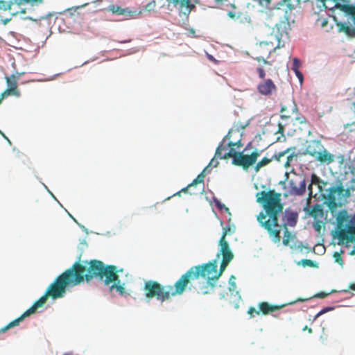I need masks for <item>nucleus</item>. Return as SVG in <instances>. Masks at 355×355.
<instances>
[{
  "label": "nucleus",
  "instance_id": "nucleus-56",
  "mask_svg": "<svg viewBox=\"0 0 355 355\" xmlns=\"http://www.w3.org/2000/svg\"><path fill=\"white\" fill-rule=\"evenodd\" d=\"M17 12H19V11H17L16 12H14L13 15H16ZM19 12L21 13H25V10L24 9H22L19 11Z\"/></svg>",
  "mask_w": 355,
  "mask_h": 355
},
{
  "label": "nucleus",
  "instance_id": "nucleus-37",
  "mask_svg": "<svg viewBox=\"0 0 355 355\" xmlns=\"http://www.w3.org/2000/svg\"><path fill=\"white\" fill-rule=\"evenodd\" d=\"M236 277L234 275H231L229 279V290L231 292H233L236 288Z\"/></svg>",
  "mask_w": 355,
  "mask_h": 355
},
{
  "label": "nucleus",
  "instance_id": "nucleus-17",
  "mask_svg": "<svg viewBox=\"0 0 355 355\" xmlns=\"http://www.w3.org/2000/svg\"><path fill=\"white\" fill-rule=\"evenodd\" d=\"M322 144L320 141L312 140L307 145L305 154L309 155L310 156L315 158L320 150H322Z\"/></svg>",
  "mask_w": 355,
  "mask_h": 355
},
{
  "label": "nucleus",
  "instance_id": "nucleus-58",
  "mask_svg": "<svg viewBox=\"0 0 355 355\" xmlns=\"http://www.w3.org/2000/svg\"><path fill=\"white\" fill-rule=\"evenodd\" d=\"M0 99H1V101L3 98H1H1H0Z\"/></svg>",
  "mask_w": 355,
  "mask_h": 355
},
{
  "label": "nucleus",
  "instance_id": "nucleus-15",
  "mask_svg": "<svg viewBox=\"0 0 355 355\" xmlns=\"http://www.w3.org/2000/svg\"><path fill=\"white\" fill-rule=\"evenodd\" d=\"M288 184H289V193L291 195L302 196L304 194V193L306 191V181L304 179H303L302 180H301L299 182L298 186L297 185L296 181H295L293 180H291L288 182Z\"/></svg>",
  "mask_w": 355,
  "mask_h": 355
},
{
  "label": "nucleus",
  "instance_id": "nucleus-51",
  "mask_svg": "<svg viewBox=\"0 0 355 355\" xmlns=\"http://www.w3.org/2000/svg\"><path fill=\"white\" fill-rule=\"evenodd\" d=\"M329 309L327 308V309H322V311H320L315 316V318H318V316H320V315L323 314L324 313H325L327 311V310H328Z\"/></svg>",
  "mask_w": 355,
  "mask_h": 355
},
{
  "label": "nucleus",
  "instance_id": "nucleus-5",
  "mask_svg": "<svg viewBox=\"0 0 355 355\" xmlns=\"http://www.w3.org/2000/svg\"><path fill=\"white\" fill-rule=\"evenodd\" d=\"M70 272H63L58 276L55 280L48 286L44 294L40 297L28 309L15 320L9 322L7 325L0 329V332H6L14 327L18 326L26 317L34 313L37 308L42 306L49 297L58 299L62 297L66 293V288L72 282L70 279Z\"/></svg>",
  "mask_w": 355,
  "mask_h": 355
},
{
  "label": "nucleus",
  "instance_id": "nucleus-23",
  "mask_svg": "<svg viewBox=\"0 0 355 355\" xmlns=\"http://www.w3.org/2000/svg\"><path fill=\"white\" fill-rule=\"evenodd\" d=\"M309 214L313 218L322 217L324 215L323 209L320 205L315 204L314 205L310 211Z\"/></svg>",
  "mask_w": 355,
  "mask_h": 355
},
{
  "label": "nucleus",
  "instance_id": "nucleus-53",
  "mask_svg": "<svg viewBox=\"0 0 355 355\" xmlns=\"http://www.w3.org/2000/svg\"><path fill=\"white\" fill-rule=\"evenodd\" d=\"M349 288L353 291H355V283L354 284H351L349 286Z\"/></svg>",
  "mask_w": 355,
  "mask_h": 355
},
{
  "label": "nucleus",
  "instance_id": "nucleus-21",
  "mask_svg": "<svg viewBox=\"0 0 355 355\" xmlns=\"http://www.w3.org/2000/svg\"><path fill=\"white\" fill-rule=\"evenodd\" d=\"M297 220V214L295 213H290L286 215V221L284 222L283 227L285 228V226L287 227L288 226L294 227L295 226Z\"/></svg>",
  "mask_w": 355,
  "mask_h": 355
},
{
  "label": "nucleus",
  "instance_id": "nucleus-16",
  "mask_svg": "<svg viewBox=\"0 0 355 355\" xmlns=\"http://www.w3.org/2000/svg\"><path fill=\"white\" fill-rule=\"evenodd\" d=\"M212 164L214 165V166H217V165L218 164V162H215L214 161V159L213 158L208 166H207L202 171L198 174V175L192 181V182L191 184H189L187 187L182 189L181 190V191H183V192H187L191 187H194V186H196L197 184H203L204 182V178L205 177V173L207 171H208V168L210 166H211Z\"/></svg>",
  "mask_w": 355,
  "mask_h": 355
},
{
  "label": "nucleus",
  "instance_id": "nucleus-28",
  "mask_svg": "<svg viewBox=\"0 0 355 355\" xmlns=\"http://www.w3.org/2000/svg\"><path fill=\"white\" fill-rule=\"evenodd\" d=\"M44 0H15L16 5L30 4L31 6H38L43 3Z\"/></svg>",
  "mask_w": 355,
  "mask_h": 355
},
{
  "label": "nucleus",
  "instance_id": "nucleus-38",
  "mask_svg": "<svg viewBox=\"0 0 355 355\" xmlns=\"http://www.w3.org/2000/svg\"><path fill=\"white\" fill-rule=\"evenodd\" d=\"M227 149V147L225 144H223V143H221L216 148V153H215V156L219 157L220 159V157L223 156V153L222 152L225 150Z\"/></svg>",
  "mask_w": 355,
  "mask_h": 355
},
{
  "label": "nucleus",
  "instance_id": "nucleus-10",
  "mask_svg": "<svg viewBox=\"0 0 355 355\" xmlns=\"http://www.w3.org/2000/svg\"><path fill=\"white\" fill-rule=\"evenodd\" d=\"M328 191L327 194L324 198L327 199V205L329 207V209H333L337 207V202H336V194L338 193L339 195L343 193L344 191V188L342 184L339 186H332L327 189Z\"/></svg>",
  "mask_w": 355,
  "mask_h": 355
},
{
  "label": "nucleus",
  "instance_id": "nucleus-50",
  "mask_svg": "<svg viewBox=\"0 0 355 355\" xmlns=\"http://www.w3.org/2000/svg\"><path fill=\"white\" fill-rule=\"evenodd\" d=\"M302 330H303V331H306H306H308V332H309V334H311V333L313 332L312 329H311V328H309L308 326H305V327H303V329H302Z\"/></svg>",
  "mask_w": 355,
  "mask_h": 355
},
{
  "label": "nucleus",
  "instance_id": "nucleus-35",
  "mask_svg": "<svg viewBox=\"0 0 355 355\" xmlns=\"http://www.w3.org/2000/svg\"><path fill=\"white\" fill-rule=\"evenodd\" d=\"M298 264H302L304 267H306V266H309V267H315L316 266V263L314 262L312 260H310V259H302L299 263Z\"/></svg>",
  "mask_w": 355,
  "mask_h": 355
},
{
  "label": "nucleus",
  "instance_id": "nucleus-36",
  "mask_svg": "<svg viewBox=\"0 0 355 355\" xmlns=\"http://www.w3.org/2000/svg\"><path fill=\"white\" fill-rule=\"evenodd\" d=\"M155 8H156V1L152 0L151 1H150L148 3H147L145 6L144 9H145V10H146L148 12H154V11H155Z\"/></svg>",
  "mask_w": 355,
  "mask_h": 355
},
{
  "label": "nucleus",
  "instance_id": "nucleus-2",
  "mask_svg": "<svg viewBox=\"0 0 355 355\" xmlns=\"http://www.w3.org/2000/svg\"><path fill=\"white\" fill-rule=\"evenodd\" d=\"M220 255H222L223 259L219 271L217 270V261L213 260L192 266L185 272L189 284V290H193L198 295H207L213 291L215 282L221 276L234 258V254L230 248H226L225 243L222 248H220L216 256L219 257Z\"/></svg>",
  "mask_w": 355,
  "mask_h": 355
},
{
  "label": "nucleus",
  "instance_id": "nucleus-24",
  "mask_svg": "<svg viewBox=\"0 0 355 355\" xmlns=\"http://www.w3.org/2000/svg\"><path fill=\"white\" fill-rule=\"evenodd\" d=\"M232 233V230L230 226H226L223 228V234L219 240V245L220 248H223V243L226 244V248H230L228 242L226 241L225 237L227 234Z\"/></svg>",
  "mask_w": 355,
  "mask_h": 355
},
{
  "label": "nucleus",
  "instance_id": "nucleus-13",
  "mask_svg": "<svg viewBox=\"0 0 355 355\" xmlns=\"http://www.w3.org/2000/svg\"><path fill=\"white\" fill-rule=\"evenodd\" d=\"M297 112V106L293 100L287 101L285 104L282 105L280 114L281 118L283 119H290L294 114Z\"/></svg>",
  "mask_w": 355,
  "mask_h": 355
},
{
  "label": "nucleus",
  "instance_id": "nucleus-29",
  "mask_svg": "<svg viewBox=\"0 0 355 355\" xmlns=\"http://www.w3.org/2000/svg\"><path fill=\"white\" fill-rule=\"evenodd\" d=\"M284 238L282 243L284 245H288L290 243V241L294 237V235L288 230V227L285 226L284 228Z\"/></svg>",
  "mask_w": 355,
  "mask_h": 355
},
{
  "label": "nucleus",
  "instance_id": "nucleus-18",
  "mask_svg": "<svg viewBox=\"0 0 355 355\" xmlns=\"http://www.w3.org/2000/svg\"><path fill=\"white\" fill-rule=\"evenodd\" d=\"M284 305H272L266 302H260L258 305L260 313L263 315H268L270 313L279 310Z\"/></svg>",
  "mask_w": 355,
  "mask_h": 355
},
{
  "label": "nucleus",
  "instance_id": "nucleus-14",
  "mask_svg": "<svg viewBox=\"0 0 355 355\" xmlns=\"http://www.w3.org/2000/svg\"><path fill=\"white\" fill-rule=\"evenodd\" d=\"M108 10L111 11L114 14H117L119 15H123L125 17H129L131 18H135L137 16L141 13V10L139 12L132 11L128 8H123L118 5H112L108 7Z\"/></svg>",
  "mask_w": 355,
  "mask_h": 355
},
{
  "label": "nucleus",
  "instance_id": "nucleus-57",
  "mask_svg": "<svg viewBox=\"0 0 355 355\" xmlns=\"http://www.w3.org/2000/svg\"><path fill=\"white\" fill-rule=\"evenodd\" d=\"M180 192H181V191L178 192V193H177V195L180 196Z\"/></svg>",
  "mask_w": 355,
  "mask_h": 355
},
{
  "label": "nucleus",
  "instance_id": "nucleus-11",
  "mask_svg": "<svg viewBox=\"0 0 355 355\" xmlns=\"http://www.w3.org/2000/svg\"><path fill=\"white\" fill-rule=\"evenodd\" d=\"M277 87L271 79H264L257 85V91L264 96H270L275 93Z\"/></svg>",
  "mask_w": 355,
  "mask_h": 355
},
{
  "label": "nucleus",
  "instance_id": "nucleus-47",
  "mask_svg": "<svg viewBox=\"0 0 355 355\" xmlns=\"http://www.w3.org/2000/svg\"><path fill=\"white\" fill-rule=\"evenodd\" d=\"M284 132V125L283 124L279 123L277 132L283 135Z\"/></svg>",
  "mask_w": 355,
  "mask_h": 355
},
{
  "label": "nucleus",
  "instance_id": "nucleus-45",
  "mask_svg": "<svg viewBox=\"0 0 355 355\" xmlns=\"http://www.w3.org/2000/svg\"><path fill=\"white\" fill-rule=\"evenodd\" d=\"M296 75V76L298 78L300 83H302L303 81V75L302 73L299 71V69H297V71H293Z\"/></svg>",
  "mask_w": 355,
  "mask_h": 355
},
{
  "label": "nucleus",
  "instance_id": "nucleus-22",
  "mask_svg": "<svg viewBox=\"0 0 355 355\" xmlns=\"http://www.w3.org/2000/svg\"><path fill=\"white\" fill-rule=\"evenodd\" d=\"M291 150L282 159V164L284 167L288 168L294 159H296L297 155L294 152L290 153Z\"/></svg>",
  "mask_w": 355,
  "mask_h": 355
},
{
  "label": "nucleus",
  "instance_id": "nucleus-54",
  "mask_svg": "<svg viewBox=\"0 0 355 355\" xmlns=\"http://www.w3.org/2000/svg\"><path fill=\"white\" fill-rule=\"evenodd\" d=\"M308 189L309 190V195H310V196H311V195H312V186H311V184H310L309 186Z\"/></svg>",
  "mask_w": 355,
  "mask_h": 355
},
{
  "label": "nucleus",
  "instance_id": "nucleus-42",
  "mask_svg": "<svg viewBox=\"0 0 355 355\" xmlns=\"http://www.w3.org/2000/svg\"><path fill=\"white\" fill-rule=\"evenodd\" d=\"M227 15L233 19H237L240 17L241 16V14L239 12H233V11H229L227 12Z\"/></svg>",
  "mask_w": 355,
  "mask_h": 355
},
{
  "label": "nucleus",
  "instance_id": "nucleus-48",
  "mask_svg": "<svg viewBox=\"0 0 355 355\" xmlns=\"http://www.w3.org/2000/svg\"><path fill=\"white\" fill-rule=\"evenodd\" d=\"M326 296H327V293H325L324 292H320L319 293H318L315 297H319V298H324Z\"/></svg>",
  "mask_w": 355,
  "mask_h": 355
},
{
  "label": "nucleus",
  "instance_id": "nucleus-26",
  "mask_svg": "<svg viewBox=\"0 0 355 355\" xmlns=\"http://www.w3.org/2000/svg\"><path fill=\"white\" fill-rule=\"evenodd\" d=\"M18 79H19V76H16L15 74L11 75L10 77H6L8 87L18 88V87H17Z\"/></svg>",
  "mask_w": 355,
  "mask_h": 355
},
{
  "label": "nucleus",
  "instance_id": "nucleus-39",
  "mask_svg": "<svg viewBox=\"0 0 355 355\" xmlns=\"http://www.w3.org/2000/svg\"><path fill=\"white\" fill-rule=\"evenodd\" d=\"M334 258L336 263H338L340 266H343V260L342 259L341 254L339 252H334Z\"/></svg>",
  "mask_w": 355,
  "mask_h": 355
},
{
  "label": "nucleus",
  "instance_id": "nucleus-19",
  "mask_svg": "<svg viewBox=\"0 0 355 355\" xmlns=\"http://www.w3.org/2000/svg\"><path fill=\"white\" fill-rule=\"evenodd\" d=\"M315 159L320 163L330 164L334 162V157L322 146V150H320Z\"/></svg>",
  "mask_w": 355,
  "mask_h": 355
},
{
  "label": "nucleus",
  "instance_id": "nucleus-33",
  "mask_svg": "<svg viewBox=\"0 0 355 355\" xmlns=\"http://www.w3.org/2000/svg\"><path fill=\"white\" fill-rule=\"evenodd\" d=\"M86 5H87V3H85V4H83L82 6H76V7H73V8H70L69 9H67L66 10V12L67 13H69V15L70 16H75L76 15H79V12H78V10L80 9V8H83L84 6H85Z\"/></svg>",
  "mask_w": 355,
  "mask_h": 355
},
{
  "label": "nucleus",
  "instance_id": "nucleus-25",
  "mask_svg": "<svg viewBox=\"0 0 355 355\" xmlns=\"http://www.w3.org/2000/svg\"><path fill=\"white\" fill-rule=\"evenodd\" d=\"M21 95L20 92L18 88H10L7 87L6 89L4 90L3 92L1 93V98H4L8 96H14L16 97H19Z\"/></svg>",
  "mask_w": 355,
  "mask_h": 355
},
{
  "label": "nucleus",
  "instance_id": "nucleus-55",
  "mask_svg": "<svg viewBox=\"0 0 355 355\" xmlns=\"http://www.w3.org/2000/svg\"><path fill=\"white\" fill-rule=\"evenodd\" d=\"M0 135H2V137H3V138H5L6 139L8 140V137H7L5 135V134H4L2 131H1V130H0Z\"/></svg>",
  "mask_w": 355,
  "mask_h": 355
},
{
  "label": "nucleus",
  "instance_id": "nucleus-43",
  "mask_svg": "<svg viewBox=\"0 0 355 355\" xmlns=\"http://www.w3.org/2000/svg\"><path fill=\"white\" fill-rule=\"evenodd\" d=\"M227 146H236L238 148H241L243 144H241L240 140H238L237 141H230L227 144Z\"/></svg>",
  "mask_w": 355,
  "mask_h": 355
},
{
  "label": "nucleus",
  "instance_id": "nucleus-44",
  "mask_svg": "<svg viewBox=\"0 0 355 355\" xmlns=\"http://www.w3.org/2000/svg\"><path fill=\"white\" fill-rule=\"evenodd\" d=\"M257 71L258 73L259 77L260 78L264 80V78L266 77V73H265V71L263 70V69L262 67H258L257 69Z\"/></svg>",
  "mask_w": 355,
  "mask_h": 355
},
{
  "label": "nucleus",
  "instance_id": "nucleus-40",
  "mask_svg": "<svg viewBox=\"0 0 355 355\" xmlns=\"http://www.w3.org/2000/svg\"><path fill=\"white\" fill-rule=\"evenodd\" d=\"M300 65H301L300 60L297 58H294L293 59V65H292L291 69L293 71H297V69H299Z\"/></svg>",
  "mask_w": 355,
  "mask_h": 355
},
{
  "label": "nucleus",
  "instance_id": "nucleus-1",
  "mask_svg": "<svg viewBox=\"0 0 355 355\" xmlns=\"http://www.w3.org/2000/svg\"><path fill=\"white\" fill-rule=\"evenodd\" d=\"M220 255H222L223 259L219 271L217 270V261L213 260L192 266L185 272L189 284V290H193L198 295H207L213 291L215 282L221 276L234 258V254L230 248H226L225 243L222 248H220L216 256L219 257Z\"/></svg>",
  "mask_w": 355,
  "mask_h": 355
},
{
  "label": "nucleus",
  "instance_id": "nucleus-7",
  "mask_svg": "<svg viewBox=\"0 0 355 355\" xmlns=\"http://www.w3.org/2000/svg\"><path fill=\"white\" fill-rule=\"evenodd\" d=\"M276 48L277 46L272 42L262 41L257 44L253 49L254 59L258 62H262L264 64L272 65V62L267 59Z\"/></svg>",
  "mask_w": 355,
  "mask_h": 355
},
{
  "label": "nucleus",
  "instance_id": "nucleus-32",
  "mask_svg": "<svg viewBox=\"0 0 355 355\" xmlns=\"http://www.w3.org/2000/svg\"><path fill=\"white\" fill-rule=\"evenodd\" d=\"M175 6L179 5L181 8H189L191 6L190 0H167Z\"/></svg>",
  "mask_w": 355,
  "mask_h": 355
},
{
  "label": "nucleus",
  "instance_id": "nucleus-41",
  "mask_svg": "<svg viewBox=\"0 0 355 355\" xmlns=\"http://www.w3.org/2000/svg\"><path fill=\"white\" fill-rule=\"evenodd\" d=\"M248 313L250 315L251 318H254L255 315L260 314V310H257L254 307L250 306L248 310Z\"/></svg>",
  "mask_w": 355,
  "mask_h": 355
},
{
  "label": "nucleus",
  "instance_id": "nucleus-30",
  "mask_svg": "<svg viewBox=\"0 0 355 355\" xmlns=\"http://www.w3.org/2000/svg\"><path fill=\"white\" fill-rule=\"evenodd\" d=\"M315 24L317 26H320L322 28H324L327 26L329 24L328 18L323 15H320L315 20Z\"/></svg>",
  "mask_w": 355,
  "mask_h": 355
},
{
  "label": "nucleus",
  "instance_id": "nucleus-6",
  "mask_svg": "<svg viewBox=\"0 0 355 355\" xmlns=\"http://www.w3.org/2000/svg\"><path fill=\"white\" fill-rule=\"evenodd\" d=\"M187 288L189 289V284L186 272H184L173 286H164L157 281H146L144 283V291L147 299L156 297L157 300L164 302L168 300L171 297L183 294Z\"/></svg>",
  "mask_w": 355,
  "mask_h": 355
},
{
  "label": "nucleus",
  "instance_id": "nucleus-49",
  "mask_svg": "<svg viewBox=\"0 0 355 355\" xmlns=\"http://www.w3.org/2000/svg\"><path fill=\"white\" fill-rule=\"evenodd\" d=\"M295 119L298 121L300 123H303L306 122L305 118L304 116L302 117H296Z\"/></svg>",
  "mask_w": 355,
  "mask_h": 355
},
{
  "label": "nucleus",
  "instance_id": "nucleus-12",
  "mask_svg": "<svg viewBox=\"0 0 355 355\" xmlns=\"http://www.w3.org/2000/svg\"><path fill=\"white\" fill-rule=\"evenodd\" d=\"M292 150V148H288L284 151L279 152L278 153H275L273 156L269 159L268 157H263L260 160L255 166L254 169L257 172L260 170V168L263 166L268 165L272 160H277L279 162H282V159L285 157V155Z\"/></svg>",
  "mask_w": 355,
  "mask_h": 355
},
{
  "label": "nucleus",
  "instance_id": "nucleus-52",
  "mask_svg": "<svg viewBox=\"0 0 355 355\" xmlns=\"http://www.w3.org/2000/svg\"><path fill=\"white\" fill-rule=\"evenodd\" d=\"M232 132H233V130H230L228 132L227 135H226V137L223 139V142L225 140L226 138L230 139Z\"/></svg>",
  "mask_w": 355,
  "mask_h": 355
},
{
  "label": "nucleus",
  "instance_id": "nucleus-46",
  "mask_svg": "<svg viewBox=\"0 0 355 355\" xmlns=\"http://www.w3.org/2000/svg\"><path fill=\"white\" fill-rule=\"evenodd\" d=\"M321 224H322V222L320 220H318L316 221L314 225H313V227H314V229L318 231V232H320V229H321Z\"/></svg>",
  "mask_w": 355,
  "mask_h": 355
},
{
  "label": "nucleus",
  "instance_id": "nucleus-8",
  "mask_svg": "<svg viewBox=\"0 0 355 355\" xmlns=\"http://www.w3.org/2000/svg\"><path fill=\"white\" fill-rule=\"evenodd\" d=\"M259 156V153L257 150L249 155H244L241 152L237 155V157L232 159V163L234 165L241 166L244 170H247L256 163Z\"/></svg>",
  "mask_w": 355,
  "mask_h": 355
},
{
  "label": "nucleus",
  "instance_id": "nucleus-34",
  "mask_svg": "<svg viewBox=\"0 0 355 355\" xmlns=\"http://www.w3.org/2000/svg\"><path fill=\"white\" fill-rule=\"evenodd\" d=\"M320 183H322L324 185L327 184V182H324L322 181L318 177H317L315 175H312V184H318L320 192H322V187L320 185Z\"/></svg>",
  "mask_w": 355,
  "mask_h": 355
},
{
  "label": "nucleus",
  "instance_id": "nucleus-9",
  "mask_svg": "<svg viewBox=\"0 0 355 355\" xmlns=\"http://www.w3.org/2000/svg\"><path fill=\"white\" fill-rule=\"evenodd\" d=\"M338 239L342 243L355 242V216L350 220L346 228L338 231Z\"/></svg>",
  "mask_w": 355,
  "mask_h": 355
},
{
  "label": "nucleus",
  "instance_id": "nucleus-20",
  "mask_svg": "<svg viewBox=\"0 0 355 355\" xmlns=\"http://www.w3.org/2000/svg\"><path fill=\"white\" fill-rule=\"evenodd\" d=\"M110 284H112L110 286V292H112L113 290L115 289L121 295H123L125 293V288L123 286V284H121V280H120L118 275H117V279L112 282V283Z\"/></svg>",
  "mask_w": 355,
  "mask_h": 355
},
{
  "label": "nucleus",
  "instance_id": "nucleus-27",
  "mask_svg": "<svg viewBox=\"0 0 355 355\" xmlns=\"http://www.w3.org/2000/svg\"><path fill=\"white\" fill-rule=\"evenodd\" d=\"M229 147H230L229 151L224 153L223 155V156L220 157V159H228L230 157H232L233 159L235 157H237V155H239V153H241V152L236 151V150L234 148V146H229Z\"/></svg>",
  "mask_w": 355,
  "mask_h": 355
},
{
  "label": "nucleus",
  "instance_id": "nucleus-4",
  "mask_svg": "<svg viewBox=\"0 0 355 355\" xmlns=\"http://www.w3.org/2000/svg\"><path fill=\"white\" fill-rule=\"evenodd\" d=\"M80 256L72 266L64 272H71L70 279L72 282L68 286H74L82 283L85 279L89 282L94 278L103 282L106 286H110L112 282L117 279V268L114 265H105L101 261L92 259L88 263V268L80 263Z\"/></svg>",
  "mask_w": 355,
  "mask_h": 355
},
{
  "label": "nucleus",
  "instance_id": "nucleus-3",
  "mask_svg": "<svg viewBox=\"0 0 355 355\" xmlns=\"http://www.w3.org/2000/svg\"><path fill=\"white\" fill-rule=\"evenodd\" d=\"M257 201L263 205L266 214L260 212L257 220L264 227L271 240L277 243L281 241L282 226L278 224V214L283 209L281 204V194L275 190L262 191L256 195Z\"/></svg>",
  "mask_w": 355,
  "mask_h": 355
},
{
  "label": "nucleus",
  "instance_id": "nucleus-31",
  "mask_svg": "<svg viewBox=\"0 0 355 355\" xmlns=\"http://www.w3.org/2000/svg\"><path fill=\"white\" fill-rule=\"evenodd\" d=\"M16 5L15 0L10 1L9 2L0 1V10H12V7Z\"/></svg>",
  "mask_w": 355,
  "mask_h": 355
}]
</instances>
